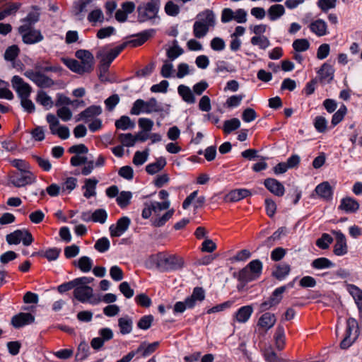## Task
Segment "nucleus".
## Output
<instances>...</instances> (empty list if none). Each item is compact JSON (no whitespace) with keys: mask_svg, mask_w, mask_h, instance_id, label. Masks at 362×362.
Segmentation results:
<instances>
[{"mask_svg":"<svg viewBox=\"0 0 362 362\" xmlns=\"http://www.w3.org/2000/svg\"><path fill=\"white\" fill-rule=\"evenodd\" d=\"M209 26L202 21H195L193 25V34L197 38L204 37L209 32Z\"/></svg>","mask_w":362,"mask_h":362,"instance_id":"30","label":"nucleus"},{"mask_svg":"<svg viewBox=\"0 0 362 362\" xmlns=\"http://www.w3.org/2000/svg\"><path fill=\"white\" fill-rule=\"evenodd\" d=\"M173 43V46L169 48L166 52L167 57L170 61L175 60L184 52L183 49L178 45L176 40Z\"/></svg>","mask_w":362,"mask_h":362,"instance_id":"41","label":"nucleus"},{"mask_svg":"<svg viewBox=\"0 0 362 362\" xmlns=\"http://www.w3.org/2000/svg\"><path fill=\"white\" fill-rule=\"evenodd\" d=\"M332 242L333 238L329 234L322 233L321 237L316 240V245L322 250H327Z\"/></svg>","mask_w":362,"mask_h":362,"instance_id":"47","label":"nucleus"},{"mask_svg":"<svg viewBox=\"0 0 362 362\" xmlns=\"http://www.w3.org/2000/svg\"><path fill=\"white\" fill-rule=\"evenodd\" d=\"M35 321V316L30 313H19L12 317L11 324L13 327L18 329Z\"/></svg>","mask_w":362,"mask_h":362,"instance_id":"8","label":"nucleus"},{"mask_svg":"<svg viewBox=\"0 0 362 362\" xmlns=\"http://www.w3.org/2000/svg\"><path fill=\"white\" fill-rule=\"evenodd\" d=\"M145 101L142 99H137L133 104L130 110V114L132 115H139L141 112H144Z\"/></svg>","mask_w":362,"mask_h":362,"instance_id":"62","label":"nucleus"},{"mask_svg":"<svg viewBox=\"0 0 362 362\" xmlns=\"http://www.w3.org/2000/svg\"><path fill=\"white\" fill-rule=\"evenodd\" d=\"M240 126V122L238 118L227 119L223 122V131L225 134H228L238 129Z\"/></svg>","mask_w":362,"mask_h":362,"instance_id":"40","label":"nucleus"},{"mask_svg":"<svg viewBox=\"0 0 362 362\" xmlns=\"http://www.w3.org/2000/svg\"><path fill=\"white\" fill-rule=\"evenodd\" d=\"M73 264L77 267L81 272L86 273L91 270L93 261L89 257L83 256L78 259L77 263L76 261H74Z\"/></svg>","mask_w":362,"mask_h":362,"instance_id":"29","label":"nucleus"},{"mask_svg":"<svg viewBox=\"0 0 362 362\" xmlns=\"http://www.w3.org/2000/svg\"><path fill=\"white\" fill-rule=\"evenodd\" d=\"M262 272V263L259 259L250 261V281L257 279Z\"/></svg>","mask_w":362,"mask_h":362,"instance_id":"33","label":"nucleus"},{"mask_svg":"<svg viewBox=\"0 0 362 362\" xmlns=\"http://www.w3.org/2000/svg\"><path fill=\"white\" fill-rule=\"evenodd\" d=\"M102 113V108L100 105H93L88 107L77 115L76 122L83 120L87 122L92 118L100 115Z\"/></svg>","mask_w":362,"mask_h":362,"instance_id":"9","label":"nucleus"},{"mask_svg":"<svg viewBox=\"0 0 362 362\" xmlns=\"http://www.w3.org/2000/svg\"><path fill=\"white\" fill-rule=\"evenodd\" d=\"M132 320L129 317H120L118 320V326L122 334H129L132 330Z\"/></svg>","mask_w":362,"mask_h":362,"instance_id":"34","label":"nucleus"},{"mask_svg":"<svg viewBox=\"0 0 362 362\" xmlns=\"http://www.w3.org/2000/svg\"><path fill=\"white\" fill-rule=\"evenodd\" d=\"M132 194L129 191H122L117 197V203L121 209H125L129 205Z\"/></svg>","mask_w":362,"mask_h":362,"instance_id":"39","label":"nucleus"},{"mask_svg":"<svg viewBox=\"0 0 362 362\" xmlns=\"http://www.w3.org/2000/svg\"><path fill=\"white\" fill-rule=\"evenodd\" d=\"M249 196V189H235L230 191L225 195L224 200L226 202H238L243 198Z\"/></svg>","mask_w":362,"mask_h":362,"instance_id":"16","label":"nucleus"},{"mask_svg":"<svg viewBox=\"0 0 362 362\" xmlns=\"http://www.w3.org/2000/svg\"><path fill=\"white\" fill-rule=\"evenodd\" d=\"M311 266L314 269H322L333 267L334 264L326 257H319L312 262Z\"/></svg>","mask_w":362,"mask_h":362,"instance_id":"37","label":"nucleus"},{"mask_svg":"<svg viewBox=\"0 0 362 362\" xmlns=\"http://www.w3.org/2000/svg\"><path fill=\"white\" fill-rule=\"evenodd\" d=\"M38 76L35 83L37 86L40 88H50L54 84V81L44 74L40 73Z\"/></svg>","mask_w":362,"mask_h":362,"instance_id":"51","label":"nucleus"},{"mask_svg":"<svg viewBox=\"0 0 362 362\" xmlns=\"http://www.w3.org/2000/svg\"><path fill=\"white\" fill-rule=\"evenodd\" d=\"M131 224V219L128 216L119 218L116 224H112L110 228V234L112 238L120 237L126 232Z\"/></svg>","mask_w":362,"mask_h":362,"instance_id":"4","label":"nucleus"},{"mask_svg":"<svg viewBox=\"0 0 362 362\" xmlns=\"http://www.w3.org/2000/svg\"><path fill=\"white\" fill-rule=\"evenodd\" d=\"M119 140L122 142L123 146L132 147L135 145L136 138L131 133L119 134L118 136Z\"/></svg>","mask_w":362,"mask_h":362,"instance_id":"52","label":"nucleus"},{"mask_svg":"<svg viewBox=\"0 0 362 362\" xmlns=\"http://www.w3.org/2000/svg\"><path fill=\"white\" fill-rule=\"evenodd\" d=\"M90 355V346L86 341H81L77 349L75 360L77 362H82Z\"/></svg>","mask_w":362,"mask_h":362,"instance_id":"28","label":"nucleus"},{"mask_svg":"<svg viewBox=\"0 0 362 362\" xmlns=\"http://www.w3.org/2000/svg\"><path fill=\"white\" fill-rule=\"evenodd\" d=\"M309 28L318 37L325 36L328 33L327 23L322 19H317L312 22L309 25Z\"/></svg>","mask_w":362,"mask_h":362,"instance_id":"18","label":"nucleus"},{"mask_svg":"<svg viewBox=\"0 0 362 362\" xmlns=\"http://www.w3.org/2000/svg\"><path fill=\"white\" fill-rule=\"evenodd\" d=\"M236 321L240 323L246 322L249 320V305L239 308L234 315Z\"/></svg>","mask_w":362,"mask_h":362,"instance_id":"45","label":"nucleus"},{"mask_svg":"<svg viewBox=\"0 0 362 362\" xmlns=\"http://www.w3.org/2000/svg\"><path fill=\"white\" fill-rule=\"evenodd\" d=\"M167 162L165 158L161 156L156 158V162L149 163L146 166V171L149 175H154L161 171L166 165Z\"/></svg>","mask_w":362,"mask_h":362,"instance_id":"20","label":"nucleus"},{"mask_svg":"<svg viewBox=\"0 0 362 362\" xmlns=\"http://www.w3.org/2000/svg\"><path fill=\"white\" fill-rule=\"evenodd\" d=\"M267 13L269 20L274 21L285 13V8L281 4H274L269 8Z\"/></svg>","mask_w":362,"mask_h":362,"instance_id":"27","label":"nucleus"},{"mask_svg":"<svg viewBox=\"0 0 362 362\" xmlns=\"http://www.w3.org/2000/svg\"><path fill=\"white\" fill-rule=\"evenodd\" d=\"M98 180L95 178L86 179L85 185L82 187L86 191L83 192V196L89 199L96 194L95 188Z\"/></svg>","mask_w":362,"mask_h":362,"instance_id":"25","label":"nucleus"},{"mask_svg":"<svg viewBox=\"0 0 362 362\" xmlns=\"http://www.w3.org/2000/svg\"><path fill=\"white\" fill-rule=\"evenodd\" d=\"M156 64L154 62H150L144 68L137 70L135 72V76L137 78L146 77L150 76L155 69Z\"/></svg>","mask_w":362,"mask_h":362,"instance_id":"60","label":"nucleus"},{"mask_svg":"<svg viewBox=\"0 0 362 362\" xmlns=\"http://www.w3.org/2000/svg\"><path fill=\"white\" fill-rule=\"evenodd\" d=\"M293 47L296 52H305L310 47V42L307 39H297L293 42Z\"/></svg>","mask_w":362,"mask_h":362,"instance_id":"58","label":"nucleus"},{"mask_svg":"<svg viewBox=\"0 0 362 362\" xmlns=\"http://www.w3.org/2000/svg\"><path fill=\"white\" fill-rule=\"evenodd\" d=\"M153 319L152 315L142 316L137 322L138 328L144 330L149 329L153 322Z\"/></svg>","mask_w":362,"mask_h":362,"instance_id":"56","label":"nucleus"},{"mask_svg":"<svg viewBox=\"0 0 362 362\" xmlns=\"http://www.w3.org/2000/svg\"><path fill=\"white\" fill-rule=\"evenodd\" d=\"M264 185L271 193L277 197H282L284 194V186L274 178H267L264 180Z\"/></svg>","mask_w":362,"mask_h":362,"instance_id":"11","label":"nucleus"},{"mask_svg":"<svg viewBox=\"0 0 362 362\" xmlns=\"http://www.w3.org/2000/svg\"><path fill=\"white\" fill-rule=\"evenodd\" d=\"M20 49L16 45L9 46L4 52V59L8 62H13L20 54Z\"/></svg>","mask_w":362,"mask_h":362,"instance_id":"43","label":"nucleus"},{"mask_svg":"<svg viewBox=\"0 0 362 362\" xmlns=\"http://www.w3.org/2000/svg\"><path fill=\"white\" fill-rule=\"evenodd\" d=\"M332 233L335 236V244L334 245L333 252L337 256H343L348 252V245L346 238L344 234L340 230H332Z\"/></svg>","mask_w":362,"mask_h":362,"instance_id":"5","label":"nucleus"},{"mask_svg":"<svg viewBox=\"0 0 362 362\" xmlns=\"http://www.w3.org/2000/svg\"><path fill=\"white\" fill-rule=\"evenodd\" d=\"M314 127L318 132H325L327 130V121L322 116H317L314 120Z\"/></svg>","mask_w":362,"mask_h":362,"instance_id":"63","label":"nucleus"},{"mask_svg":"<svg viewBox=\"0 0 362 362\" xmlns=\"http://www.w3.org/2000/svg\"><path fill=\"white\" fill-rule=\"evenodd\" d=\"M148 155V148H146L143 151H136L133 157V163L137 166L143 165L147 160Z\"/></svg>","mask_w":362,"mask_h":362,"instance_id":"44","label":"nucleus"},{"mask_svg":"<svg viewBox=\"0 0 362 362\" xmlns=\"http://www.w3.org/2000/svg\"><path fill=\"white\" fill-rule=\"evenodd\" d=\"M137 305L143 308H149L151 305V299L146 293L138 294L135 298Z\"/></svg>","mask_w":362,"mask_h":362,"instance_id":"61","label":"nucleus"},{"mask_svg":"<svg viewBox=\"0 0 362 362\" xmlns=\"http://www.w3.org/2000/svg\"><path fill=\"white\" fill-rule=\"evenodd\" d=\"M184 259L176 255H170L160 258L157 263L158 267L163 272L176 271L183 268Z\"/></svg>","mask_w":362,"mask_h":362,"instance_id":"2","label":"nucleus"},{"mask_svg":"<svg viewBox=\"0 0 362 362\" xmlns=\"http://www.w3.org/2000/svg\"><path fill=\"white\" fill-rule=\"evenodd\" d=\"M291 268L288 264H278L276 269L272 272V276L276 279L281 281L288 275Z\"/></svg>","mask_w":362,"mask_h":362,"instance_id":"32","label":"nucleus"},{"mask_svg":"<svg viewBox=\"0 0 362 362\" xmlns=\"http://www.w3.org/2000/svg\"><path fill=\"white\" fill-rule=\"evenodd\" d=\"M61 61L73 72L78 74H83L85 73L83 67H82V65L77 60L71 58L62 57Z\"/></svg>","mask_w":362,"mask_h":362,"instance_id":"26","label":"nucleus"},{"mask_svg":"<svg viewBox=\"0 0 362 362\" xmlns=\"http://www.w3.org/2000/svg\"><path fill=\"white\" fill-rule=\"evenodd\" d=\"M286 286H282L276 288L273 291L269 299L261 304V310H267L270 308L278 305L281 301L283 298V293L286 291Z\"/></svg>","mask_w":362,"mask_h":362,"instance_id":"7","label":"nucleus"},{"mask_svg":"<svg viewBox=\"0 0 362 362\" xmlns=\"http://www.w3.org/2000/svg\"><path fill=\"white\" fill-rule=\"evenodd\" d=\"M177 91L185 102L189 104H194L196 102L195 96L188 86L182 84L180 85Z\"/></svg>","mask_w":362,"mask_h":362,"instance_id":"24","label":"nucleus"},{"mask_svg":"<svg viewBox=\"0 0 362 362\" xmlns=\"http://www.w3.org/2000/svg\"><path fill=\"white\" fill-rule=\"evenodd\" d=\"M197 18H199L198 21H202L209 27L215 25V15L213 11L210 9H206L204 11L200 12L197 15Z\"/></svg>","mask_w":362,"mask_h":362,"instance_id":"31","label":"nucleus"},{"mask_svg":"<svg viewBox=\"0 0 362 362\" xmlns=\"http://www.w3.org/2000/svg\"><path fill=\"white\" fill-rule=\"evenodd\" d=\"M61 252H62L61 248L50 247L45 250H41L37 252H34L32 254V256L46 258L49 262H52V261H55L58 259Z\"/></svg>","mask_w":362,"mask_h":362,"instance_id":"14","label":"nucleus"},{"mask_svg":"<svg viewBox=\"0 0 362 362\" xmlns=\"http://www.w3.org/2000/svg\"><path fill=\"white\" fill-rule=\"evenodd\" d=\"M110 240L106 237L99 238L95 243L94 247L99 252L103 253L107 251L110 248Z\"/></svg>","mask_w":362,"mask_h":362,"instance_id":"54","label":"nucleus"},{"mask_svg":"<svg viewBox=\"0 0 362 362\" xmlns=\"http://www.w3.org/2000/svg\"><path fill=\"white\" fill-rule=\"evenodd\" d=\"M144 8L151 13V16L154 18L157 16L160 8V0H150L145 6Z\"/></svg>","mask_w":362,"mask_h":362,"instance_id":"50","label":"nucleus"},{"mask_svg":"<svg viewBox=\"0 0 362 362\" xmlns=\"http://www.w3.org/2000/svg\"><path fill=\"white\" fill-rule=\"evenodd\" d=\"M233 276L236 278L238 281V284L237 286L238 291L243 290L249 282V264L239 272H234L233 273Z\"/></svg>","mask_w":362,"mask_h":362,"instance_id":"15","label":"nucleus"},{"mask_svg":"<svg viewBox=\"0 0 362 362\" xmlns=\"http://www.w3.org/2000/svg\"><path fill=\"white\" fill-rule=\"evenodd\" d=\"M337 0H318L317 6L323 12H327L331 8H334L337 5Z\"/></svg>","mask_w":362,"mask_h":362,"instance_id":"64","label":"nucleus"},{"mask_svg":"<svg viewBox=\"0 0 362 362\" xmlns=\"http://www.w3.org/2000/svg\"><path fill=\"white\" fill-rule=\"evenodd\" d=\"M347 112L345 105H341L339 109L333 115L332 118V124L334 127L337 125L344 117Z\"/></svg>","mask_w":362,"mask_h":362,"instance_id":"53","label":"nucleus"},{"mask_svg":"<svg viewBox=\"0 0 362 362\" xmlns=\"http://www.w3.org/2000/svg\"><path fill=\"white\" fill-rule=\"evenodd\" d=\"M93 288L89 286H76L74 296L81 303L87 302L93 296Z\"/></svg>","mask_w":362,"mask_h":362,"instance_id":"13","label":"nucleus"},{"mask_svg":"<svg viewBox=\"0 0 362 362\" xmlns=\"http://www.w3.org/2000/svg\"><path fill=\"white\" fill-rule=\"evenodd\" d=\"M156 33L155 29H148L143 30L137 34L132 35L130 37H136V39L129 40L122 42L121 45L112 49L108 52L103 54L100 52L97 53V57H101L100 62L104 63L110 66L113 60L127 47H137L144 45L149 38L153 36Z\"/></svg>","mask_w":362,"mask_h":362,"instance_id":"1","label":"nucleus"},{"mask_svg":"<svg viewBox=\"0 0 362 362\" xmlns=\"http://www.w3.org/2000/svg\"><path fill=\"white\" fill-rule=\"evenodd\" d=\"M21 34L22 35L23 42L27 45L37 43L44 39L40 30L34 28H30Z\"/></svg>","mask_w":362,"mask_h":362,"instance_id":"12","label":"nucleus"},{"mask_svg":"<svg viewBox=\"0 0 362 362\" xmlns=\"http://www.w3.org/2000/svg\"><path fill=\"white\" fill-rule=\"evenodd\" d=\"M253 45L258 46L262 49H265L270 45L269 39L264 35H255L250 40Z\"/></svg>","mask_w":362,"mask_h":362,"instance_id":"46","label":"nucleus"},{"mask_svg":"<svg viewBox=\"0 0 362 362\" xmlns=\"http://www.w3.org/2000/svg\"><path fill=\"white\" fill-rule=\"evenodd\" d=\"M36 100L37 103L45 107H51L53 105V102L50 96H49L45 92L40 91L37 93Z\"/></svg>","mask_w":362,"mask_h":362,"instance_id":"59","label":"nucleus"},{"mask_svg":"<svg viewBox=\"0 0 362 362\" xmlns=\"http://www.w3.org/2000/svg\"><path fill=\"white\" fill-rule=\"evenodd\" d=\"M107 218V214L103 209H96L92 214L91 218L93 222L104 223Z\"/></svg>","mask_w":362,"mask_h":362,"instance_id":"57","label":"nucleus"},{"mask_svg":"<svg viewBox=\"0 0 362 362\" xmlns=\"http://www.w3.org/2000/svg\"><path fill=\"white\" fill-rule=\"evenodd\" d=\"M40 16L39 12H29L25 18L21 19L23 24L18 28L19 33H23L30 28H33V25L40 21Z\"/></svg>","mask_w":362,"mask_h":362,"instance_id":"10","label":"nucleus"},{"mask_svg":"<svg viewBox=\"0 0 362 362\" xmlns=\"http://www.w3.org/2000/svg\"><path fill=\"white\" fill-rule=\"evenodd\" d=\"M319 197L325 199L331 200L333 195V189L328 182H323L319 184L315 189Z\"/></svg>","mask_w":362,"mask_h":362,"instance_id":"17","label":"nucleus"},{"mask_svg":"<svg viewBox=\"0 0 362 362\" xmlns=\"http://www.w3.org/2000/svg\"><path fill=\"white\" fill-rule=\"evenodd\" d=\"M158 346V341H154L151 344L143 342L139 346L136 350H135V352L136 354L141 353L143 357H146L155 352Z\"/></svg>","mask_w":362,"mask_h":362,"instance_id":"22","label":"nucleus"},{"mask_svg":"<svg viewBox=\"0 0 362 362\" xmlns=\"http://www.w3.org/2000/svg\"><path fill=\"white\" fill-rule=\"evenodd\" d=\"M115 127L117 129L127 130L134 127V122L131 120L129 117L123 115L115 122Z\"/></svg>","mask_w":362,"mask_h":362,"instance_id":"38","label":"nucleus"},{"mask_svg":"<svg viewBox=\"0 0 362 362\" xmlns=\"http://www.w3.org/2000/svg\"><path fill=\"white\" fill-rule=\"evenodd\" d=\"M339 208L346 213H354L358 209L359 204L353 198L345 197L341 200Z\"/></svg>","mask_w":362,"mask_h":362,"instance_id":"19","label":"nucleus"},{"mask_svg":"<svg viewBox=\"0 0 362 362\" xmlns=\"http://www.w3.org/2000/svg\"><path fill=\"white\" fill-rule=\"evenodd\" d=\"M349 293L354 298L356 304L357 305L359 313H362V291L355 285H351L349 288Z\"/></svg>","mask_w":362,"mask_h":362,"instance_id":"36","label":"nucleus"},{"mask_svg":"<svg viewBox=\"0 0 362 362\" xmlns=\"http://www.w3.org/2000/svg\"><path fill=\"white\" fill-rule=\"evenodd\" d=\"M317 73L322 81L329 83L334 78V69L331 65L327 63L322 64Z\"/></svg>","mask_w":362,"mask_h":362,"instance_id":"23","label":"nucleus"},{"mask_svg":"<svg viewBox=\"0 0 362 362\" xmlns=\"http://www.w3.org/2000/svg\"><path fill=\"white\" fill-rule=\"evenodd\" d=\"M175 211L173 209L166 211L161 217L156 218L152 221L154 227H161L173 216Z\"/></svg>","mask_w":362,"mask_h":362,"instance_id":"48","label":"nucleus"},{"mask_svg":"<svg viewBox=\"0 0 362 362\" xmlns=\"http://www.w3.org/2000/svg\"><path fill=\"white\" fill-rule=\"evenodd\" d=\"M276 318L274 314L271 313H264L258 321V325L266 330L272 328L276 323Z\"/></svg>","mask_w":362,"mask_h":362,"instance_id":"21","label":"nucleus"},{"mask_svg":"<svg viewBox=\"0 0 362 362\" xmlns=\"http://www.w3.org/2000/svg\"><path fill=\"white\" fill-rule=\"evenodd\" d=\"M11 83L13 88L16 91L21 99L30 96L32 88L28 83H25L21 77L19 76H13Z\"/></svg>","mask_w":362,"mask_h":362,"instance_id":"3","label":"nucleus"},{"mask_svg":"<svg viewBox=\"0 0 362 362\" xmlns=\"http://www.w3.org/2000/svg\"><path fill=\"white\" fill-rule=\"evenodd\" d=\"M23 235V230L18 229L13 233L8 234L6 239L9 245H18L21 243Z\"/></svg>","mask_w":362,"mask_h":362,"instance_id":"49","label":"nucleus"},{"mask_svg":"<svg viewBox=\"0 0 362 362\" xmlns=\"http://www.w3.org/2000/svg\"><path fill=\"white\" fill-rule=\"evenodd\" d=\"M144 112L150 114L153 112H162L163 108L158 104L157 100L155 98H151L148 101H145Z\"/></svg>","mask_w":362,"mask_h":362,"instance_id":"42","label":"nucleus"},{"mask_svg":"<svg viewBox=\"0 0 362 362\" xmlns=\"http://www.w3.org/2000/svg\"><path fill=\"white\" fill-rule=\"evenodd\" d=\"M75 56L81 61L85 73H90L93 70L94 57L89 50L78 49L75 52Z\"/></svg>","mask_w":362,"mask_h":362,"instance_id":"6","label":"nucleus"},{"mask_svg":"<svg viewBox=\"0 0 362 362\" xmlns=\"http://www.w3.org/2000/svg\"><path fill=\"white\" fill-rule=\"evenodd\" d=\"M358 332V327L357 321L353 317H349L346 322V334H349L351 337H353L354 334H356L357 337Z\"/></svg>","mask_w":362,"mask_h":362,"instance_id":"55","label":"nucleus"},{"mask_svg":"<svg viewBox=\"0 0 362 362\" xmlns=\"http://www.w3.org/2000/svg\"><path fill=\"white\" fill-rule=\"evenodd\" d=\"M27 173H30V175L16 176L11 180V183L17 187H23L26 185L31 184L34 181L35 178L33 177L32 173L30 172L27 171Z\"/></svg>","mask_w":362,"mask_h":362,"instance_id":"35","label":"nucleus"}]
</instances>
